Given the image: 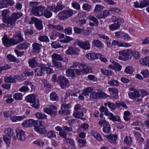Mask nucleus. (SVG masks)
Returning <instances> with one entry per match:
<instances>
[{
  "instance_id": "obj_46",
  "label": "nucleus",
  "mask_w": 149,
  "mask_h": 149,
  "mask_svg": "<svg viewBox=\"0 0 149 149\" xmlns=\"http://www.w3.org/2000/svg\"><path fill=\"white\" fill-rule=\"evenodd\" d=\"M35 130L38 132V133L42 134H44L46 133V130L45 127H36L34 128Z\"/></svg>"
},
{
  "instance_id": "obj_21",
  "label": "nucleus",
  "mask_w": 149,
  "mask_h": 149,
  "mask_svg": "<svg viewBox=\"0 0 149 149\" xmlns=\"http://www.w3.org/2000/svg\"><path fill=\"white\" fill-rule=\"evenodd\" d=\"M3 8L12 6L15 3L13 0H0Z\"/></svg>"
},
{
  "instance_id": "obj_2",
  "label": "nucleus",
  "mask_w": 149,
  "mask_h": 149,
  "mask_svg": "<svg viewBox=\"0 0 149 149\" xmlns=\"http://www.w3.org/2000/svg\"><path fill=\"white\" fill-rule=\"evenodd\" d=\"M5 134L3 135V139L4 141L5 142L7 146L9 147L10 146L11 142V138L12 136L14 140L16 139L13 131L11 128H7L4 130Z\"/></svg>"
},
{
  "instance_id": "obj_8",
  "label": "nucleus",
  "mask_w": 149,
  "mask_h": 149,
  "mask_svg": "<svg viewBox=\"0 0 149 149\" xmlns=\"http://www.w3.org/2000/svg\"><path fill=\"white\" fill-rule=\"evenodd\" d=\"M57 81L62 89L65 88L70 86L68 80L63 76H59L58 77Z\"/></svg>"
},
{
  "instance_id": "obj_51",
  "label": "nucleus",
  "mask_w": 149,
  "mask_h": 149,
  "mask_svg": "<svg viewBox=\"0 0 149 149\" xmlns=\"http://www.w3.org/2000/svg\"><path fill=\"white\" fill-rule=\"evenodd\" d=\"M108 84L111 86H118L119 85V83L118 80L112 79L110 81H108Z\"/></svg>"
},
{
  "instance_id": "obj_37",
  "label": "nucleus",
  "mask_w": 149,
  "mask_h": 149,
  "mask_svg": "<svg viewBox=\"0 0 149 149\" xmlns=\"http://www.w3.org/2000/svg\"><path fill=\"white\" fill-rule=\"evenodd\" d=\"M52 62L54 65V67H56L57 68H58L60 70H61L62 69L63 66L61 62L54 59H52Z\"/></svg>"
},
{
  "instance_id": "obj_22",
  "label": "nucleus",
  "mask_w": 149,
  "mask_h": 149,
  "mask_svg": "<svg viewBox=\"0 0 149 149\" xmlns=\"http://www.w3.org/2000/svg\"><path fill=\"white\" fill-rule=\"evenodd\" d=\"M104 136L108 140L109 142L111 143L116 144L118 136L116 134H110L108 135H104Z\"/></svg>"
},
{
  "instance_id": "obj_12",
  "label": "nucleus",
  "mask_w": 149,
  "mask_h": 149,
  "mask_svg": "<svg viewBox=\"0 0 149 149\" xmlns=\"http://www.w3.org/2000/svg\"><path fill=\"white\" fill-rule=\"evenodd\" d=\"M44 110L45 112L51 116H55L57 113L56 107L53 105L51 106L49 108H45Z\"/></svg>"
},
{
  "instance_id": "obj_59",
  "label": "nucleus",
  "mask_w": 149,
  "mask_h": 149,
  "mask_svg": "<svg viewBox=\"0 0 149 149\" xmlns=\"http://www.w3.org/2000/svg\"><path fill=\"white\" fill-rule=\"evenodd\" d=\"M101 71L103 74L108 76H110L112 74V72L111 70L105 69H101Z\"/></svg>"
},
{
  "instance_id": "obj_61",
  "label": "nucleus",
  "mask_w": 149,
  "mask_h": 149,
  "mask_svg": "<svg viewBox=\"0 0 149 149\" xmlns=\"http://www.w3.org/2000/svg\"><path fill=\"white\" fill-rule=\"evenodd\" d=\"M111 14L113 12H116L120 13H121V10L119 8L116 7L112 8H109Z\"/></svg>"
},
{
  "instance_id": "obj_28",
  "label": "nucleus",
  "mask_w": 149,
  "mask_h": 149,
  "mask_svg": "<svg viewBox=\"0 0 149 149\" xmlns=\"http://www.w3.org/2000/svg\"><path fill=\"white\" fill-rule=\"evenodd\" d=\"M32 50L33 52L38 53L42 47V45L37 43H35L32 45Z\"/></svg>"
},
{
  "instance_id": "obj_57",
  "label": "nucleus",
  "mask_w": 149,
  "mask_h": 149,
  "mask_svg": "<svg viewBox=\"0 0 149 149\" xmlns=\"http://www.w3.org/2000/svg\"><path fill=\"white\" fill-rule=\"evenodd\" d=\"M79 145L81 147H83L86 145V140L85 139H80L78 140Z\"/></svg>"
},
{
  "instance_id": "obj_63",
  "label": "nucleus",
  "mask_w": 149,
  "mask_h": 149,
  "mask_svg": "<svg viewBox=\"0 0 149 149\" xmlns=\"http://www.w3.org/2000/svg\"><path fill=\"white\" fill-rule=\"evenodd\" d=\"M141 73L145 78L148 77L149 76V72L147 69L142 70Z\"/></svg>"
},
{
  "instance_id": "obj_5",
  "label": "nucleus",
  "mask_w": 149,
  "mask_h": 149,
  "mask_svg": "<svg viewBox=\"0 0 149 149\" xmlns=\"http://www.w3.org/2000/svg\"><path fill=\"white\" fill-rule=\"evenodd\" d=\"M119 59L124 61L129 60L130 57L133 55V51L129 49H126L119 52Z\"/></svg>"
},
{
  "instance_id": "obj_62",
  "label": "nucleus",
  "mask_w": 149,
  "mask_h": 149,
  "mask_svg": "<svg viewBox=\"0 0 149 149\" xmlns=\"http://www.w3.org/2000/svg\"><path fill=\"white\" fill-rule=\"evenodd\" d=\"M125 71L127 74H131L133 72V69L132 67L129 66L126 67Z\"/></svg>"
},
{
  "instance_id": "obj_18",
  "label": "nucleus",
  "mask_w": 149,
  "mask_h": 149,
  "mask_svg": "<svg viewBox=\"0 0 149 149\" xmlns=\"http://www.w3.org/2000/svg\"><path fill=\"white\" fill-rule=\"evenodd\" d=\"M112 44L113 46L117 45L119 47H127L132 46L130 44L128 43L122 42L120 41L115 40L112 41Z\"/></svg>"
},
{
  "instance_id": "obj_42",
  "label": "nucleus",
  "mask_w": 149,
  "mask_h": 149,
  "mask_svg": "<svg viewBox=\"0 0 149 149\" xmlns=\"http://www.w3.org/2000/svg\"><path fill=\"white\" fill-rule=\"evenodd\" d=\"M73 115L75 118H80L84 116V113L82 112L77 111L74 112Z\"/></svg>"
},
{
  "instance_id": "obj_30",
  "label": "nucleus",
  "mask_w": 149,
  "mask_h": 149,
  "mask_svg": "<svg viewBox=\"0 0 149 149\" xmlns=\"http://www.w3.org/2000/svg\"><path fill=\"white\" fill-rule=\"evenodd\" d=\"M33 119H29L24 121L21 125L24 127H31L33 126Z\"/></svg>"
},
{
  "instance_id": "obj_33",
  "label": "nucleus",
  "mask_w": 149,
  "mask_h": 149,
  "mask_svg": "<svg viewBox=\"0 0 149 149\" xmlns=\"http://www.w3.org/2000/svg\"><path fill=\"white\" fill-rule=\"evenodd\" d=\"M62 56V55H61L56 53H54L52 54L51 57L52 59H54L57 61H61L63 60Z\"/></svg>"
},
{
  "instance_id": "obj_16",
  "label": "nucleus",
  "mask_w": 149,
  "mask_h": 149,
  "mask_svg": "<svg viewBox=\"0 0 149 149\" xmlns=\"http://www.w3.org/2000/svg\"><path fill=\"white\" fill-rule=\"evenodd\" d=\"M109 10H105L98 14L96 17L99 19H105L111 14L110 9Z\"/></svg>"
},
{
  "instance_id": "obj_38",
  "label": "nucleus",
  "mask_w": 149,
  "mask_h": 149,
  "mask_svg": "<svg viewBox=\"0 0 149 149\" xmlns=\"http://www.w3.org/2000/svg\"><path fill=\"white\" fill-rule=\"evenodd\" d=\"M36 117L40 119H46L47 116L44 113L41 112H37L36 113Z\"/></svg>"
},
{
  "instance_id": "obj_6",
  "label": "nucleus",
  "mask_w": 149,
  "mask_h": 149,
  "mask_svg": "<svg viewBox=\"0 0 149 149\" xmlns=\"http://www.w3.org/2000/svg\"><path fill=\"white\" fill-rule=\"evenodd\" d=\"M73 14V10L71 9L63 10L60 12L58 14L59 19L64 20L67 19L72 16Z\"/></svg>"
},
{
  "instance_id": "obj_23",
  "label": "nucleus",
  "mask_w": 149,
  "mask_h": 149,
  "mask_svg": "<svg viewBox=\"0 0 149 149\" xmlns=\"http://www.w3.org/2000/svg\"><path fill=\"white\" fill-rule=\"evenodd\" d=\"M102 56L100 53H89L86 54V57L89 60H93L96 58H100Z\"/></svg>"
},
{
  "instance_id": "obj_64",
  "label": "nucleus",
  "mask_w": 149,
  "mask_h": 149,
  "mask_svg": "<svg viewBox=\"0 0 149 149\" xmlns=\"http://www.w3.org/2000/svg\"><path fill=\"white\" fill-rule=\"evenodd\" d=\"M33 143L40 146H42L44 144V142L40 139H38L34 141Z\"/></svg>"
},
{
  "instance_id": "obj_39",
  "label": "nucleus",
  "mask_w": 149,
  "mask_h": 149,
  "mask_svg": "<svg viewBox=\"0 0 149 149\" xmlns=\"http://www.w3.org/2000/svg\"><path fill=\"white\" fill-rule=\"evenodd\" d=\"M108 90L110 92H111L113 94L115 95L116 96L115 97V99L118 98V91L116 88H108Z\"/></svg>"
},
{
  "instance_id": "obj_19",
  "label": "nucleus",
  "mask_w": 149,
  "mask_h": 149,
  "mask_svg": "<svg viewBox=\"0 0 149 149\" xmlns=\"http://www.w3.org/2000/svg\"><path fill=\"white\" fill-rule=\"evenodd\" d=\"M45 66L42 65L35 69L34 70L35 75L39 76H42L45 71Z\"/></svg>"
},
{
  "instance_id": "obj_10",
  "label": "nucleus",
  "mask_w": 149,
  "mask_h": 149,
  "mask_svg": "<svg viewBox=\"0 0 149 149\" xmlns=\"http://www.w3.org/2000/svg\"><path fill=\"white\" fill-rule=\"evenodd\" d=\"M77 45L81 48L85 50H88L91 47L89 42L87 40L82 41L81 40H77Z\"/></svg>"
},
{
  "instance_id": "obj_25",
  "label": "nucleus",
  "mask_w": 149,
  "mask_h": 149,
  "mask_svg": "<svg viewBox=\"0 0 149 149\" xmlns=\"http://www.w3.org/2000/svg\"><path fill=\"white\" fill-rule=\"evenodd\" d=\"M18 77V75H15L14 78L12 76H10L8 77H5L4 78V82L7 83H13L16 82L15 79H17Z\"/></svg>"
},
{
  "instance_id": "obj_1",
  "label": "nucleus",
  "mask_w": 149,
  "mask_h": 149,
  "mask_svg": "<svg viewBox=\"0 0 149 149\" xmlns=\"http://www.w3.org/2000/svg\"><path fill=\"white\" fill-rule=\"evenodd\" d=\"M100 111L101 112L100 116V118H102L103 117V112L104 113V115L107 116H109V119L114 121H118V122H120V119L118 116H115L113 114L110 112L108 109L105 107L103 106H101L99 109Z\"/></svg>"
},
{
  "instance_id": "obj_47",
  "label": "nucleus",
  "mask_w": 149,
  "mask_h": 149,
  "mask_svg": "<svg viewBox=\"0 0 149 149\" xmlns=\"http://www.w3.org/2000/svg\"><path fill=\"white\" fill-rule=\"evenodd\" d=\"M92 43L94 46L98 48H100L102 47V42L99 40H94L93 41Z\"/></svg>"
},
{
  "instance_id": "obj_53",
  "label": "nucleus",
  "mask_w": 149,
  "mask_h": 149,
  "mask_svg": "<svg viewBox=\"0 0 149 149\" xmlns=\"http://www.w3.org/2000/svg\"><path fill=\"white\" fill-rule=\"evenodd\" d=\"M51 45L52 47L54 49L63 47L60 45L59 43L56 41L52 42L51 43Z\"/></svg>"
},
{
  "instance_id": "obj_35",
  "label": "nucleus",
  "mask_w": 149,
  "mask_h": 149,
  "mask_svg": "<svg viewBox=\"0 0 149 149\" xmlns=\"http://www.w3.org/2000/svg\"><path fill=\"white\" fill-rule=\"evenodd\" d=\"M104 105L106 106H107L111 110H114L116 108L117 106L116 103L114 104L111 102H105L104 104Z\"/></svg>"
},
{
  "instance_id": "obj_49",
  "label": "nucleus",
  "mask_w": 149,
  "mask_h": 149,
  "mask_svg": "<svg viewBox=\"0 0 149 149\" xmlns=\"http://www.w3.org/2000/svg\"><path fill=\"white\" fill-rule=\"evenodd\" d=\"M22 15V14L21 13H15L13 14L11 17L16 21L17 19H19Z\"/></svg>"
},
{
  "instance_id": "obj_3",
  "label": "nucleus",
  "mask_w": 149,
  "mask_h": 149,
  "mask_svg": "<svg viewBox=\"0 0 149 149\" xmlns=\"http://www.w3.org/2000/svg\"><path fill=\"white\" fill-rule=\"evenodd\" d=\"M78 66L80 72L84 74L87 73L92 72L91 69L89 68L85 63H80L79 62L76 61L73 62L72 65L70 66V68H74Z\"/></svg>"
},
{
  "instance_id": "obj_4",
  "label": "nucleus",
  "mask_w": 149,
  "mask_h": 149,
  "mask_svg": "<svg viewBox=\"0 0 149 149\" xmlns=\"http://www.w3.org/2000/svg\"><path fill=\"white\" fill-rule=\"evenodd\" d=\"M36 95L31 94L27 96L26 100L27 102L32 103V107L36 109H38L39 107V103L38 100H36Z\"/></svg>"
},
{
  "instance_id": "obj_52",
  "label": "nucleus",
  "mask_w": 149,
  "mask_h": 149,
  "mask_svg": "<svg viewBox=\"0 0 149 149\" xmlns=\"http://www.w3.org/2000/svg\"><path fill=\"white\" fill-rule=\"evenodd\" d=\"M110 130L111 127L109 124H107L106 125H104V126H103V130L104 133H109L110 131Z\"/></svg>"
},
{
  "instance_id": "obj_60",
  "label": "nucleus",
  "mask_w": 149,
  "mask_h": 149,
  "mask_svg": "<svg viewBox=\"0 0 149 149\" xmlns=\"http://www.w3.org/2000/svg\"><path fill=\"white\" fill-rule=\"evenodd\" d=\"M109 27L111 30L113 31L119 28L120 27H119V25H118L115 22L114 24L109 25Z\"/></svg>"
},
{
  "instance_id": "obj_48",
  "label": "nucleus",
  "mask_w": 149,
  "mask_h": 149,
  "mask_svg": "<svg viewBox=\"0 0 149 149\" xmlns=\"http://www.w3.org/2000/svg\"><path fill=\"white\" fill-rule=\"evenodd\" d=\"M38 40L42 42H49V39L46 36H40L38 38Z\"/></svg>"
},
{
  "instance_id": "obj_54",
  "label": "nucleus",
  "mask_w": 149,
  "mask_h": 149,
  "mask_svg": "<svg viewBox=\"0 0 149 149\" xmlns=\"http://www.w3.org/2000/svg\"><path fill=\"white\" fill-rule=\"evenodd\" d=\"M73 39L70 37L66 36L65 38L63 40H60V41L61 42L64 43H68L70 42V41L72 40Z\"/></svg>"
},
{
  "instance_id": "obj_26",
  "label": "nucleus",
  "mask_w": 149,
  "mask_h": 149,
  "mask_svg": "<svg viewBox=\"0 0 149 149\" xmlns=\"http://www.w3.org/2000/svg\"><path fill=\"white\" fill-rule=\"evenodd\" d=\"M3 22H4L7 23L9 26H15L16 21L12 17H11L7 19H5L3 20Z\"/></svg>"
},
{
  "instance_id": "obj_7",
  "label": "nucleus",
  "mask_w": 149,
  "mask_h": 149,
  "mask_svg": "<svg viewBox=\"0 0 149 149\" xmlns=\"http://www.w3.org/2000/svg\"><path fill=\"white\" fill-rule=\"evenodd\" d=\"M45 7L41 5L33 7L31 10L32 14L36 16L43 15V12Z\"/></svg>"
},
{
  "instance_id": "obj_27",
  "label": "nucleus",
  "mask_w": 149,
  "mask_h": 149,
  "mask_svg": "<svg viewBox=\"0 0 149 149\" xmlns=\"http://www.w3.org/2000/svg\"><path fill=\"white\" fill-rule=\"evenodd\" d=\"M30 43L26 41L20 43L17 46V48L19 50H26L29 47Z\"/></svg>"
},
{
  "instance_id": "obj_29",
  "label": "nucleus",
  "mask_w": 149,
  "mask_h": 149,
  "mask_svg": "<svg viewBox=\"0 0 149 149\" xmlns=\"http://www.w3.org/2000/svg\"><path fill=\"white\" fill-rule=\"evenodd\" d=\"M28 62L29 66L32 68H35L38 64V63L37 61L35 58L29 59Z\"/></svg>"
},
{
  "instance_id": "obj_41",
  "label": "nucleus",
  "mask_w": 149,
  "mask_h": 149,
  "mask_svg": "<svg viewBox=\"0 0 149 149\" xmlns=\"http://www.w3.org/2000/svg\"><path fill=\"white\" fill-rule=\"evenodd\" d=\"M110 61L114 65V69L118 71L121 70L122 66L119 63L114 61L113 60H111Z\"/></svg>"
},
{
  "instance_id": "obj_17",
  "label": "nucleus",
  "mask_w": 149,
  "mask_h": 149,
  "mask_svg": "<svg viewBox=\"0 0 149 149\" xmlns=\"http://www.w3.org/2000/svg\"><path fill=\"white\" fill-rule=\"evenodd\" d=\"M131 91L132 92L129 93L128 94L129 97L132 99H135L136 97H138L140 96L139 92L134 88H130Z\"/></svg>"
},
{
  "instance_id": "obj_32",
  "label": "nucleus",
  "mask_w": 149,
  "mask_h": 149,
  "mask_svg": "<svg viewBox=\"0 0 149 149\" xmlns=\"http://www.w3.org/2000/svg\"><path fill=\"white\" fill-rule=\"evenodd\" d=\"M70 104H63L61 105V108L62 109L63 113V114L66 115L69 113L68 111V109L69 108Z\"/></svg>"
},
{
  "instance_id": "obj_14",
  "label": "nucleus",
  "mask_w": 149,
  "mask_h": 149,
  "mask_svg": "<svg viewBox=\"0 0 149 149\" xmlns=\"http://www.w3.org/2000/svg\"><path fill=\"white\" fill-rule=\"evenodd\" d=\"M80 71L78 69H68L66 70V75L69 77L74 78L75 77L76 73L77 75H79Z\"/></svg>"
},
{
  "instance_id": "obj_20",
  "label": "nucleus",
  "mask_w": 149,
  "mask_h": 149,
  "mask_svg": "<svg viewBox=\"0 0 149 149\" xmlns=\"http://www.w3.org/2000/svg\"><path fill=\"white\" fill-rule=\"evenodd\" d=\"M65 7V6L62 4L61 2H58L57 3L56 6H52L51 8V9L53 11L57 13L60 10H62Z\"/></svg>"
},
{
  "instance_id": "obj_56",
  "label": "nucleus",
  "mask_w": 149,
  "mask_h": 149,
  "mask_svg": "<svg viewBox=\"0 0 149 149\" xmlns=\"http://www.w3.org/2000/svg\"><path fill=\"white\" fill-rule=\"evenodd\" d=\"M47 136L49 138H51L56 137V134L55 132L52 130L49 132L47 134Z\"/></svg>"
},
{
  "instance_id": "obj_13",
  "label": "nucleus",
  "mask_w": 149,
  "mask_h": 149,
  "mask_svg": "<svg viewBox=\"0 0 149 149\" xmlns=\"http://www.w3.org/2000/svg\"><path fill=\"white\" fill-rule=\"evenodd\" d=\"M12 39V38H8L6 35H4L2 39L3 44L7 47H9L13 45Z\"/></svg>"
},
{
  "instance_id": "obj_58",
  "label": "nucleus",
  "mask_w": 149,
  "mask_h": 149,
  "mask_svg": "<svg viewBox=\"0 0 149 149\" xmlns=\"http://www.w3.org/2000/svg\"><path fill=\"white\" fill-rule=\"evenodd\" d=\"M65 141L67 143H69L70 144H71L72 146L73 147L72 148L73 149H74L75 148V147L74 146L75 143H74V141L72 139L67 138L65 139Z\"/></svg>"
},
{
  "instance_id": "obj_9",
  "label": "nucleus",
  "mask_w": 149,
  "mask_h": 149,
  "mask_svg": "<svg viewBox=\"0 0 149 149\" xmlns=\"http://www.w3.org/2000/svg\"><path fill=\"white\" fill-rule=\"evenodd\" d=\"M16 139L19 140L24 141L26 139L25 132L21 128L18 127L16 129Z\"/></svg>"
},
{
  "instance_id": "obj_50",
  "label": "nucleus",
  "mask_w": 149,
  "mask_h": 149,
  "mask_svg": "<svg viewBox=\"0 0 149 149\" xmlns=\"http://www.w3.org/2000/svg\"><path fill=\"white\" fill-rule=\"evenodd\" d=\"M104 8V7L101 5L97 4L95 7L94 12L95 13H98Z\"/></svg>"
},
{
  "instance_id": "obj_44",
  "label": "nucleus",
  "mask_w": 149,
  "mask_h": 149,
  "mask_svg": "<svg viewBox=\"0 0 149 149\" xmlns=\"http://www.w3.org/2000/svg\"><path fill=\"white\" fill-rule=\"evenodd\" d=\"M23 97V95L20 93H16L13 95V98L16 100H22Z\"/></svg>"
},
{
  "instance_id": "obj_55",
  "label": "nucleus",
  "mask_w": 149,
  "mask_h": 149,
  "mask_svg": "<svg viewBox=\"0 0 149 149\" xmlns=\"http://www.w3.org/2000/svg\"><path fill=\"white\" fill-rule=\"evenodd\" d=\"M51 100L53 101H57L58 100V97L56 93L54 92L51 93L50 95Z\"/></svg>"
},
{
  "instance_id": "obj_36",
  "label": "nucleus",
  "mask_w": 149,
  "mask_h": 149,
  "mask_svg": "<svg viewBox=\"0 0 149 149\" xmlns=\"http://www.w3.org/2000/svg\"><path fill=\"white\" fill-rule=\"evenodd\" d=\"M140 63L141 64L149 66V56L146 57L144 58L141 59L140 60Z\"/></svg>"
},
{
  "instance_id": "obj_11",
  "label": "nucleus",
  "mask_w": 149,
  "mask_h": 149,
  "mask_svg": "<svg viewBox=\"0 0 149 149\" xmlns=\"http://www.w3.org/2000/svg\"><path fill=\"white\" fill-rule=\"evenodd\" d=\"M108 96V95L104 93L93 92L91 93L90 97L91 99H93L107 97Z\"/></svg>"
},
{
  "instance_id": "obj_43",
  "label": "nucleus",
  "mask_w": 149,
  "mask_h": 149,
  "mask_svg": "<svg viewBox=\"0 0 149 149\" xmlns=\"http://www.w3.org/2000/svg\"><path fill=\"white\" fill-rule=\"evenodd\" d=\"M43 15L47 18H49L52 16V13L47 9H45L43 12Z\"/></svg>"
},
{
  "instance_id": "obj_45",
  "label": "nucleus",
  "mask_w": 149,
  "mask_h": 149,
  "mask_svg": "<svg viewBox=\"0 0 149 149\" xmlns=\"http://www.w3.org/2000/svg\"><path fill=\"white\" fill-rule=\"evenodd\" d=\"M93 90V88L91 87L86 88L82 91V94L84 96H88V93H90Z\"/></svg>"
},
{
  "instance_id": "obj_24",
  "label": "nucleus",
  "mask_w": 149,
  "mask_h": 149,
  "mask_svg": "<svg viewBox=\"0 0 149 149\" xmlns=\"http://www.w3.org/2000/svg\"><path fill=\"white\" fill-rule=\"evenodd\" d=\"M13 45H15L23 42L24 40V39L22 36H13L12 38Z\"/></svg>"
},
{
  "instance_id": "obj_40",
  "label": "nucleus",
  "mask_w": 149,
  "mask_h": 149,
  "mask_svg": "<svg viewBox=\"0 0 149 149\" xmlns=\"http://www.w3.org/2000/svg\"><path fill=\"white\" fill-rule=\"evenodd\" d=\"M132 141L131 137L127 136L124 139V143L126 144L127 146H130L132 143Z\"/></svg>"
},
{
  "instance_id": "obj_34",
  "label": "nucleus",
  "mask_w": 149,
  "mask_h": 149,
  "mask_svg": "<svg viewBox=\"0 0 149 149\" xmlns=\"http://www.w3.org/2000/svg\"><path fill=\"white\" fill-rule=\"evenodd\" d=\"M36 27L38 30H40L43 29L42 21L41 20L37 19L35 23Z\"/></svg>"
},
{
  "instance_id": "obj_31",
  "label": "nucleus",
  "mask_w": 149,
  "mask_h": 149,
  "mask_svg": "<svg viewBox=\"0 0 149 149\" xmlns=\"http://www.w3.org/2000/svg\"><path fill=\"white\" fill-rule=\"evenodd\" d=\"M26 118V116L25 115L19 116H13L10 117V119L13 122H16L18 121H20Z\"/></svg>"
},
{
  "instance_id": "obj_15",
  "label": "nucleus",
  "mask_w": 149,
  "mask_h": 149,
  "mask_svg": "<svg viewBox=\"0 0 149 149\" xmlns=\"http://www.w3.org/2000/svg\"><path fill=\"white\" fill-rule=\"evenodd\" d=\"M134 6L136 8H143L149 5V0H143L139 3L137 1L134 3Z\"/></svg>"
}]
</instances>
